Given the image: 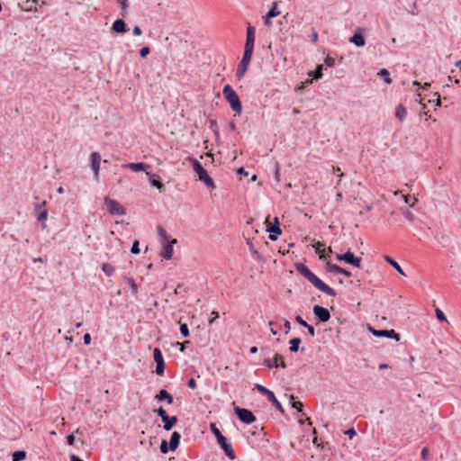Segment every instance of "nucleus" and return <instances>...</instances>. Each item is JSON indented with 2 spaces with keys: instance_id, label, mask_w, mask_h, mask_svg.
Returning a JSON list of instances; mask_svg holds the SVG:
<instances>
[{
  "instance_id": "nucleus-59",
  "label": "nucleus",
  "mask_w": 461,
  "mask_h": 461,
  "mask_svg": "<svg viewBox=\"0 0 461 461\" xmlns=\"http://www.w3.org/2000/svg\"><path fill=\"white\" fill-rule=\"evenodd\" d=\"M91 342V335L89 333H86L84 336V343L86 345H89Z\"/></svg>"
},
{
  "instance_id": "nucleus-28",
  "label": "nucleus",
  "mask_w": 461,
  "mask_h": 461,
  "mask_svg": "<svg viewBox=\"0 0 461 461\" xmlns=\"http://www.w3.org/2000/svg\"><path fill=\"white\" fill-rule=\"evenodd\" d=\"M378 76H380L386 84L390 85L392 83V80L390 78V73L387 69H380V71L378 72Z\"/></svg>"
},
{
  "instance_id": "nucleus-32",
  "label": "nucleus",
  "mask_w": 461,
  "mask_h": 461,
  "mask_svg": "<svg viewBox=\"0 0 461 461\" xmlns=\"http://www.w3.org/2000/svg\"><path fill=\"white\" fill-rule=\"evenodd\" d=\"M25 451H16L13 454V461H22L26 458Z\"/></svg>"
},
{
  "instance_id": "nucleus-4",
  "label": "nucleus",
  "mask_w": 461,
  "mask_h": 461,
  "mask_svg": "<svg viewBox=\"0 0 461 461\" xmlns=\"http://www.w3.org/2000/svg\"><path fill=\"white\" fill-rule=\"evenodd\" d=\"M266 230L269 232V240H276L282 233L279 220L276 216L268 215L265 221Z\"/></svg>"
},
{
  "instance_id": "nucleus-11",
  "label": "nucleus",
  "mask_w": 461,
  "mask_h": 461,
  "mask_svg": "<svg viewBox=\"0 0 461 461\" xmlns=\"http://www.w3.org/2000/svg\"><path fill=\"white\" fill-rule=\"evenodd\" d=\"M46 203H40L35 207V214L39 221L41 222V229H46V220H47V210L45 208Z\"/></svg>"
},
{
  "instance_id": "nucleus-45",
  "label": "nucleus",
  "mask_w": 461,
  "mask_h": 461,
  "mask_svg": "<svg viewBox=\"0 0 461 461\" xmlns=\"http://www.w3.org/2000/svg\"><path fill=\"white\" fill-rule=\"evenodd\" d=\"M324 64L327 67H333L335 65V59L331 57L327 56L324 59Z\"/></svg>"
},
{
  "instance_id": "nucleus-48",
  "label": "nucleus",
  "mask_w": 461,
  "mask_h": 461,
  "mask_svg": "<svg viewBox=\"0 0 461 461\" xmlns=\"http://www.w3.org/2000/svg\"><path fill=\"white\" fill-rule=\"evenodd\" d=\"M150 52V50L149 47H143L142 49H140V55L141 58H146L147 55Z\"/></svg>"
},
{
  "instance_id": "nucleus-47",
  "label": "nucleus",
  "mask_w": 461,
  "mask_h": 461,
  "mask_svg": "<svg viewBox=\"0 0 461 461\" xmlns=\"http://www.w3.org/2000/svg\"><path fill=\"white\" fill-rule=\"evenodd\" d=\"M168 446H167V442L166 440H162L161 444H160V451L161 453L163 454H167V451H168Z\"/></svg>"
},
{
  "instance_id": "nucleus-51",
  "label": "nucleus",
  "mask_w": 461,
  "mask_h": 461,
  "mask_svg": "<svg viewBox=\"0 0 461 461\" xmlns=\"http://www.w3.org/2000/svg\"><path fill=\"white\" fill-rule=\"evenodd\" d=\"M433 96H436L437 98H436V101L432 100V103H435V105L438 106V107L440 106L441 105V102H440V95H439V94L438 92H435L433 94Z\"/></svg>"
},
{
  "instance_id": "nucleus-35",
  "label": "nucleus",
  "mask_w": 461,
  "mask_h": 461,
  "mask_svg": "<svg viewBox=\"0 0 461 461\" xmlns=\"http://www.w3.org/2000/svg\"><path fill=\"white\" fill-rule=\"evenodd\" d=\"M125 280H126L127 284L130 285V287H131V289L132 293H133L134 294H137V292H138V287H137V285L135 284V282H134L133 278H131V277H126V278H125Z\"/></svg>"
},
{
  "instance_id": "nucleus-2",
  "label": "nucleus",
  "mask_w": 461,
  "mask_h": 461,
  "mask_svg": "<svg viewBox=\"0 0 461 461\" xmlns=\"http://www.w3.org/2000/svg\"><path fill=\"white\" fill-rule=\"evenodd\" d=\"M158 233L160 238L161 243H162V249L160 251V256L169 260L173 257V246L176 243V239H170L169 235L167 234V230L163 229L162 227H158Z\"/></svg>"
},
{
  "instance_id": "nucleus-61",
  "label": "nucleus",
  "mask_w": 461,
  "mask_h": 461,
  "mask_svg": "<svg viewBox=\"0 0 461 461\" xmlns=\"http://www.w3.org/2000/svg\"><path fill=\"white\" fill-rule=\"evenodd\" d=\"M212 315H213V316H212V318L209 321V324H212V322H213V321H214L219 317L218 312H215V311H212Z\"/></svg>"
},
{
  "instance_id": "nucleus-33",
  "label": "nucleus",
  "mask_w": 461,
  "mask_h": 461,
  "mask_svg": "<svg viewBox=\"0 0 461 461\" xmlns=\"http://www.w3.org/2000/svg\"><path fill=\"white\" fill-rule=\"evenodd\" d=\"M322 69L323 65H319L313 72L310 73V75H312L314 79H319L322 77Z\"/></svg>"
},
{
  "instance_id": "nucleus-60",
  "label": "nucleus",
  "mask_w": 461,
  "mask_h": 461,
  "mask_svg": "<svg viewBox=\"0 0 461 461\" xmlns=\"http://www.w3.org/2000/svg\"><path fill=\"white\" fill-rule=\"evenodd\" d=\"M339 275H343V276H347V277L351 276V273H350L349 271H348V270H346V269L342 268V267L340 268Z\"/></svg>"
},
{
  "instance_id": "nucleus-22",
  "label": "nucleus",
  "mask_w": 461,
  "mask_h": 461,
  "mask_svg": "<svg viewBox=\"0 0 461 461\" xmlns=\"http://www.w3.org/2000/svg\"><path fill=\"white\" fill-rule=\"evenodd\" d=\"M407 111L402 104H399L395 108V117L400 121L403 122L406 119Z\"/></svg>"
},
{
  "instance_id": "nucleus-53",
  "label": "nucleus",
  "mask_w": 461,
  "mask_h": 461,
  "mask_svg": "<svg viewBox=\"0 0 461 461\" xmlns=\"http://www.w3.org/2000/svg\"><path fill=\"white\" fill-rule=\"evenodd\" d=\"M305 328L308 330V332L309 334L312 336V337H314L315 336V330L313 328V326L310 325L307 323V325L305 326Z\"/></svg>"
},
{
  "instance_id": "nucleus-13",
  "label": "nucleus",
  "mask_w": 461,
  "mask_h": 461,
  "mask_svg": "<svg viewBox=\"0 0 461 461\" xmlns=\"http://www.w3.org/2000/svg\"><path fill=\"white\" fill-rule=\"evenodd\" d=\"M313 313L322 322H326L330 319L329 310L320 305H315L313 307Z\"/></svg>"
},
{
  "instance_id": "nucleus-20",
  "label": "nucleus",
  "mask_w": 461,
  "mask_h": 461,
  "mask_svg": "<svg viewBox=\"0 0 461 461\" xmlns=\"http://www.w3.org/2000/svg\"><path fill=\"white\" fill-rule=\"evenodd\" d=\"M164 422L163 429L167 431L170 430L177 422V417L176 416H168L166 417L164 420H162Z\"/></svg>"
},
{
  "instance_id": "nucleus-18",
  "label": "nucleus",
  "mask_w": 461,
  "mask_h": 461,
  "mask_svg": "<svg viewBox=\"0 0 461 461\" xmlns=\"http://www.w3.org/2000/svg\"><path fill=\"white\" fill-rule=\"evenodd\" d=\"M357 204L359 205V208L357 209L358 213L360 216H362L364 218H368L369 212H371L375 209L373 204H369V203H357Z\"/></svg>"
},
{
  "instance_id": "nucleus-21",
  "label": "nucleus",
  "mask_w": 461,
  "mask_h": 461,
  "mask_svg": "<svg viewBox=\"0 0 461 461\" xmlns=\"http://www.w3.org/2000/svg\"><path fill=\"white\" fill-rule=\"evenodd\" d=\"M180 438H181V435L178 432L174 431L172 433L170 441H169V448L172 451H175L178 447Z\"/></svg>"
},
{
  "instance_id": "nucleus-41",
  "label": "nucleus",
  "mask_w": 461,
  "mask_h": 461,
  "mask_svg": "<svg viewBox=\"0 0 461 461\" xmlns=\"http://www.w3.org/2000/svg\"><path fill=\"white\" fill-rule=\"evenodd\" d=\"M150 183L153 186H156L158 189H160L163 186V185L160 183V181L158 178H155L154 175L150 178Z\"/></svg>"
},
{
  "instance_id": "nucleus-30",
  "label": "nucleus",
  "mask_w": 461,
  "mask_h": 461,
  "mask_svg": "<svg viewBox=\"0 0 461 461\" xmlns=\"http://www.w3.org/2000/svg\"><path fill=\"white\" fill-rule=\"evenodd\" d=\"M102 270L104 272L105 275H107L108 276H111L113 275L115 269L114 267L109 264V263H104L103 264L102 266Z\"/></svg>"
},
{
  "instance_id": "nucleus-50",
  "label": "nucleus",
  "mask_w": 461,
  "mask_h": 461,
  "mask_svg": "<svg viewBox=\"0 0 461 461\" xmlns=\"http://www.w3.org/2000/svg\"><path fill=\"white\" fill-rule=\"evenodd\" d=\"M433 96H436L437 98H436V101L432 100V103H435V105L438 106V107L440 106L441 105V102H440V95H439V94L438 92H435L433 94Z\"/></svg>"
},
{
  "instance_id": "nucleus-42",
  "label": "nucleus",
  "mask_w": 461,
  "mask_h": 461,
  "mask_svg": "<svg viewBox=\"0 0 461 461\" xmlns=\"http://www.w3.org/2000/svg\"><path fill=\"white\" fill-rule=\"evenodd\" d=\"M436 316H437L438 320H439L440 321H447V318H446L445 314L438 308L436 309Z\"/></svg>"
},
{
  "instance_id": "nucleus-15",
  "label": "nucleus",
  "mask_w": 461,
  "mask_h": 461,
  "mask_svg": "<svg viewBox=\"0 0 461 461\" xmlns=\"http://www.w3.org/2000/svg\"><path fill=\"white\" fill-rule=\"evenodd\" d=\"M372 332L376 337H386L390 339H393L397 341L400 340V335L394 331V330H372Z\"/></svg>"
},
{
  "instance_id": "nucleus-39",
  "label": "nucleus",
  "mask_w": 461,
  "mask_h": 461,
  "mask_svg": "<svg viewBox=\"0 0 461 461\" xmlns=\"http://www.w3.org/2000/svg\"><path fill=\"white\" fill-rule=\"evenodd\" d=\"M291 400L293 401L292 407L296 409L298 411H302L303 403L301 402H295L294 395L290 396Z\"/></svg>"
},
{
  "instance_id": "nucleus-24",
  "label": "nucleus",
  "mask_w": 461,
  "mask_h": 461,
  "mask_svg": "<svg viewBox=\"0 0 461 461\" xmlns=\"http://www.w3.org/2000/svg\"><path fill=\"white\" fill-rule=\"evenodd\" d=\"M384 259L387 263H389L400 275L402 276H405V273L404 271L402 270V268L401 267V266L395 261L393 260V258H391L390 257L388 256H385L384 257Z\"/></svg>"
},
{
  "instance_id": "nucleus-58",
  "label": "nucleus",
  "mask_w": 461,
  "mask_h": 461,
  "mask_svg": "<svg viewBox=\"0 0 461 461\" xmlns=\"http://www.w3.org/2000/svg\"><path fill=\"white\" fill-rule=\"evenodd\" d=\"M67 441L68 445L72 446L75 442V436L73 434H70L67 437Z\"/></svg>"
},
{
  "instance_id": "nucleus-64",
  "label": "nucleus",
  "mask_w": 461,
  "mask_h": 461,
  "mask_svg": "<svg viewBox=\"0 0 461 461\" xmlns=\"http://www.w3.org/2000/svg\"><path fill=\"white\" fill-rule=\"evenodd\" d=\"M350 438H353L356 435V430L354 429H349L346 432Z\"/></svg>"
},
{
  "instance_id": "nucleus-46",
  "label": "nucleus",
  "mask_w": 461,
  "mask_h": 461,
  "mask_svg": "<svg viewBox=\"0 0 461 461\" xmlns=\"http://www.w3.org/2000/svg\"><path fill=\"white\" fill-rule=\"evenodd\" d=\"M131 252L132 254H139L140 253V248H139V241L138 240H135L133 242L131 249Z\"/></svg>"
},
{
  "instance_id": "nucleus-5",
  "label": "nucleus",
  "mask_w": 461,
  "mask_h": 461,
  "mask_svg": "<svg viewBox=\"0 0 461 461\" xmlns=\"http://www.w3.org/2000/svg\"><path fill=\"white\" fill-rule=\"evenodd\" d=\"M194 171L197 174L199 180L203 181L208 187H213V181L209 176L207 171L196 159H192Z\"/></svg>"
},
{
  "instance_id": "nucleus-63",
  "label": "nucleus",
  "mask_w": 461,
  "mask_h": 461,
  "mask_svg": "<svg viewBox=\"0 0 461 461\" xmlns=\"http://www.w3.org/2000/svg\"><path fill=\"white\" fill-rule=\"evenodd\" d=\"M284 327L285 328V333H288L291 330V324L289 321H285Z\"/></svg>"
},
{
  "instance_id": "nucleus-12",
  "label": "nucleus",
  "mask_w": 461,
  "mask_h": 461,
  "mask_svg": "<svg viewBox=\"0 0 461 461\" xmlns=\"http://www.w3.org/2000/svg\"><path fill=\"white\" fill-rule=\"evenodd\" d=\"M218 443L221 445V448L224 450L226 456L231 460L235 459L236 456L231 447V445L228 442L227 438L224 436H221L218 439Z\"/></svg>"
},
{
  "instance_id": "nucleus-19",
  "label": "nucleus",
  "mask_w": 461,
  "mask_h": 461,
  "mask_svg": "<svg viewBox=\"0 0 461 461\" xmlns=\"http://www.w3.org/2000/svg\"><path fill=\"white\" fill-rule=\"evenodd\" d=\"M112 29L117 33H123L126 32V23L122 19H117L113 23Z\"/></svg>"
},
{
  "instance_id": "nucleus-16",
  "label": "nucleus",
  "mask_w": 461,
  "mask_h": 461,
  "mask_svg": "<svg viewBox=\"0 0 461 461\" xmlns=\"http://www.w3.org/2000/svg\"><path fill=\"white\" fill-rule=\"evenodd\" d=\"M107 211L113 215H123L125 213V208L122 203H108Z\"/></svg>"
},
{
  "instance_id": "nucleus-54",
  "label": "nucleus",
  "mask_w": 461,
  "mask_h": 461,
  "mask_svg": "<svg viewBox=\"0 0 461 461\" xmlns=\"http://www.w3.org/2000/svg\"><path fill=\"white\" fill-rule=\"evenodd\" d=\"M295 321L303 327L307 325V322L301 316H296Z\"/></svg>"
},
{
  "instance_id": "nucleus-8",
  "label": "nucleus",
  "mask_w": 461,
  "mask_h": 461,
  "mask_svg": "<svg viewBox=\"0 0 461 461\" xmlns=\"http://www.w3.org/2000/svg\"><path fill=\"white\" fill-rule=\"evenodd\" d=\"M337 259L339 261H345L348 264L353 265L354 267L360 268L361 267V258L355 257V255L351 251H347L344 254H337Z\"/></svg>"
},
{
  "instance_id": "nucleus-43",
  "label": "nucleus",
  "mask_w": 461,
  "mask_h": 461,
  "mask_svg": "<svg viewBox=\"0 0 461 461\" xmlns=\"http://www.w3.org/2000/svg\"><path fill=\"white\" fill-rule=\"evenodd\" d=\"M180 332H181V334L184 337H188L189 336V330H188V327H187V325L185 323L181 324V326H180Z\"/></svg>"
},
{
  "instance_id": "nucleus-29",
  "label": "nucleus",
  "mask_w": 461,
  "mask_h": 461,
  "mask_svg": "<svg viewBox=\"0 0 461 461\" xmlns=\"http://www.w3.org/2000/svg\"><path fill=\"white\" fill-rule=\"evenodd\" d=\"M279 14H280V11L277 8V4L276 3H273L272 7L270 8V10L267 14V18H274V17H276Z\"/></svg>"
},
{
  "instance_id": "nucleus-55",
  "label": "nucleus",
  "mask_w": 461,
  "mask_h": 461,
  "mask_svg": "<svg viewBox=\"0 0 461 461\" xmlns=\"http://www.w3.org/2000/svg\"><path fill=\"white\" fill-rule=\"evenodd\" d=\"M275 178L276 180V182H279L280 181V171H279V167L278 165L276 166V169H275Z\"/></svg>"
},
{
  "instance_id": "nucleus-17",
  "label": "nucleus",
  "mask_w": 461,
  "mask_h": 461,
  "mask_svg": "<svg viewBox=\"0 0 461 461\" xmlns=\"http://www.w3.org/2000/svg\"><path fill=\"white\" fill-rule=\"evenodd\" d=\"M349 41L355 44L357 47H362L365 45V39L362 35V29L358 28L354 35L349 39Z\"/></svg>"
},
{
  "instance_id": "nucleus-36",
  "label": "nucleus",
  "mask_w": 461,
  "mask_h": 461,
  "mask_svg": "<svg viewBox=\"0 0 461 461\" xmlns=\"http://www.w3.org/2000/svg\"><path fill=\"white\" fill-rule=\"evenodd\" d=\"M255 389H257L259 393L268 396L270 394V393H272V391H270L269 389H267V387L259 384H255Z\"/></svg>"
},
{
  "instance_id": "nucleus-10",
  "label": "nucleus",
  "mask_w": 461,
  "mask_h": 461,
  "mask_svg": "<svg viewBox=\"0 0 461 461\" xmlns=\"http://www.w3.org/2000/svg\"><path fill=\"white\" fill-rule=\"evenodd\" d=\"M264 365L267 366L268 368H273V367L285 368L286 367L285 362L284 360V357L280 354H276L274 356L273 359H265Z\"/></svg>"
},
{
  "instance_id": "nucleus-6",
  "label": "nucleus",
  "mask_w": 461,
  "mask_h": 461,
  "mask_svg": "<svg viewBox=\"0 0 461 461\" xmlns=\"http://www.w3.org/2000/svg\"><path fill=\"white\" fill-rule=\"evenodd\" d=\"M255 33H256L255 27L249 24L247 27V32H246V43H245V47H244V53H249L251 55L253 54L254 43H255Z\"/></svg>"
},
{
  "instance_id": "nucleus-49",
  "label": "nucleus",
  "mask_w": 461,
  "mask_h": 461,
  "mask_svg": "<svg viewBox=\"0 0 461 461\" xmlns=\"http://www.w3.org/2000/svg\"><path fill=\"white\" fill-rule=\"evenodd\" d=\"M318 39H319L318 32L314 29H312V35H311L312 41L313 43H317L318 42Z\"/></svg>"
},
{
  "instance_id": "nucleus-14",
  "label": "nucleus",
  "mask_w": 461,
  "mask_h": 461,
  "mask_svg": "<svg viewBox=\"0 0 461 461\" xmlns=\"http://www.w3.org/2000/svg\"><path fill=\"white\" fill-rule=\"evenodd\" d=\"M101 163V155L98 152H93L91 154V167L94 171L95 179L98 178Z\"/></svg>"
},
{
  "instance_id": "nucleus-37",
  "label": "nucleus",
  "mask_w": 461,
  "mask_h": 461,
  "mask_svg": "<svg viewBox=\"0 0 461 461\" xmlns=\"http://www.w3.org/2000/svg\"><path fill=\"white\" fill-rule=\"evenodd\" d=\"M324 244L320 241L317 242L316 245H314L316 252L319 254L321 259L325 258L324 249L321 250V248H322Z\"/></svg>"
},
{
  "instance_id": "nucleus-38",
  "label": "nucleus",
  "mask_w": 461,
  "mask_h": 461,
  "mask_svg": "<svg viewBox=\"0 0 461 461\" xmlns=\"http://www.w3.org/2000/svg\"><path fill=\"white\" fill-rule=\"evenodd\" d=\"M156 364H157L156 374L158 375H162L165 371V362H159V363H156Z\"/></svg>"
},
{
  "instance_id": "nucleus-3",
  "label": "nucleus",
  "mask_w": 461,
  "mask_h": 461,
  "mask_svg": "<svg viewBox=\"0 0 461 461\" xmlns=\"http://www.w3.org/2000/svg\"><path fill=\"white\" fill-rule=\"evenodd\" d=\"M222 94L224 95V98L229 102L232 111L240 114L242 111V105L239 95L232 89V87L230 85L224 86L222 89Z\"/></svg>"
},
{
  "instance_id": "nucleus-9",
  "label": "nucleus",
  "mask_w": 461,
  "mask_h": 461,
  "mask_svg": "<svg viewBox=\"0 0 461 461\" xmlns=\"http://www.w3.org/2000/svg\"><path fill=\"white\" fill-rule=\"evenodd\" d=\"M251 57L252 55L249 53H243L242 59L236 70L237 77L241 78L244 76L251 60Z\"/></svg>"
},
{
  "instance_id": "nucleus-62",
  "label": "nucleus",
  "mask_w": 461,
  "mask_h": 461,
  "mask_svg": "<svg viewBox=\"0 0 461 461\" xmlns=\"http://www.w3.org/2000/svg\"><path fill=\"white\" fill-rule=\"evenodd\" d=\"M271 19H272V18H267V15L266 14V15L263 17V20H264V23H265V25H267V26H270V25H271Z\"/></svg>"
},
{
  "instance_id": "nucleus-25",
  "label": "nucleus",
  "mask_w": 461,
  "mask_h": 461,
  "mask_svg": "<svg viewBox=\"0 0 461 461\" xmlns=\"http://www.w3.org/2000/svg\"><path fill=\"white\" fill-rule=\"evenodd\" d=\"M267 400L272 402L275 407L280 411L281 413H284L285 411H284V408L282 406V404L279 402V401L276 399V397L275 396L274 393H270V394L267 396Z\"/></svg>"
},
{
  "instance_id": "nucleus-56",
  "label": "nucleus",
  "mask_w": 461,
  "mask_h": 461,
  "mask_svg": "<svg viewBox=\"0 0 461 461\" xmlns=\"http://www.w3.org/2000/svg\"><path fill=\"white\" fill-rule=\"evenodd\" d=\"M132 32L135 36H140L142 33L141 29L139 26H135L132 30Z\"/></svg>"
},
{
  "instance_id": "nucleus-31",
  "label": "nucleus",
  "mask_w": 461,
  "mask_h": 461,
  "mask_svg": "<svg viewBox=\"0 0 461 461\" xmlns=\"http://www.w3.org/2000/svg\"><path fill=\"white\" fill-rule=\"evenodd\" d=\"M340 268H341L340 267H339L335 264H331L330 262H327V264H326V269L328 272H330V273L339 274Z\"/></svg>"
},
{
  "instance_id": "nucleus-23",
  "label": "nucleus",
  "mask_w": 461,
  "mask_h": 461,
  "mask_svg": "<svg viewBox=\"0 0 461 461\" xmlns=\"http://www.w3.org/2000/svg\"><path fill=\"white\" fill-rule=\"evenodd\" d=\"M156 399L158 401L166 400L168 404L173 403V396L164 389L159 391L156 395Z\"/></svg>"
},
{
  "instance_id": "nucleus-34",
  "label": "nucleus",
  "mask_w": 461,
  "mask_h": 461,
  "mask_svg": "<svg viewBox=\"0 0 461 461\" xmlns=\"http://www.w3.org/2000/svg\"><path fill=\"white\" fill-rule=\"evenodd\" d=\"M153 357L156 363L164 362L162 353L158 348H155L153 351Z\"/></svg>"
},
{
  "instance_id": "nucleus-7",
  "label": "nucleus",
  "mask_w": 461,
  "mask_h": 461,
  "mask_svg": "<svg viewBox=\"0 0 461 461\" xmlns=\"http://www.w3.org/2000/svg\"><path fill=\"white\" fill-rule=\"evenodd\" d=\"M234 411L237 414L240 420L245 424H250L256 420L255 415L247 409L236 406L234 407Z\"/></svg>"
},
{
  "instance_id": "nucleus-44",
  "label": "nucleus",
  "mask_w": 461,
  "mask_h": 461,
  "mask_svg": "<svg viewBox=\"0 0 461 461\" xmlns=\"http://www.w3.org/2000/svg\"><path fill=\"white\" fill-rule=\"evenodd\" d=\"M211 429L217 439L221 438V436H223L219 430V429L216 428L215 424H211Z\"/></svg>"
},
{
  "instance_id": "nucleus-40",
  "label": "nucleus",
  "mask_w": 461,
  "mask_h": 461,
  "mask_svg": "<svg viewBox=\"0 0 461 461\" xmlns=\"http://www.w3.org/2000/svg\"><path fill=\"white\" fill-rule=\"evenodd\" d=\"M154 412L157 413L161 418V420H164L166 417H167L166 411L162 407L154 410Z\"/></svg>"
},
{
  "instance_id": "nucleus-57",
  "label": "nucleus",
  "mask_w": 461,
  "mask_h": 461,
  "mask_svg": "<svg viewBox=\"0 0 461 461\" xmlns=\"http://www.w3.org/2000/svg\"><path fill=\"white\" fill-rule=\"evenodd\" d=\"M187 385L189 388L191 389H194L196 387V382L194 379H190L188 382H187Z\"/></svg>"
},
{
  "instance_id": "nucleus-52",
  "label": "nucleus",
  "mask_w": 461,
  "mask_h": 461,
  "mask_svg": "<svg viewBox=\"0 0 461 461\" xmlns=\"http://www.w3.org/2000/svg\"><path fill=\"white\" fill-rule=\"evenodd\" d=\"M402 213L404 214V216L408 220H410V221L413 220V216H412L411 212L408 209H406V210L402 209Z\"/></svg>"
},
{
  "instance_id": "nucleus-1",
  "label": "nucleus",
  "mask_w": 461,
  "mask_h": 461,
  "mask_svg": "<svg viewBox=\"0 0 461 461\" xmlns=\"http://www.w3.org/2000/svg\"><path fill=\"white\" fill-rule=\"evenodd\" d=\"M296 270L305 277L314 287L325 293L328 295L335 296L336 293L333 288L323 283L317 276H315L307 266L304 264H298Z\"/></svg>"
},
{
  "instance_id": "nucleus-26",
  "label": "nucleus",
  "mask_w": 461,
  "mask_h": 461,
  "mask_svg": "<svg viewBox=\"0 0 461 461\" xmlns=\"http://www.w3.org/2000/svg\"><path fill=\"white\" fill-rule=\"evenodd\" d=\"M127 167L132 169L135 172L144 171L147 168V165L142 162L129 163L126 165Z\"/></svg>"
},
{
  "instance_id": "nucleus-27",
  "label": "nucleus",
  "mask_w": 461,
  "mask_h": 461,
  "mask_svg": "<svg viewBox=\"0 0 461 461\" xmlns=\"http://www.w3.org/2000/svg\"><path fill=\"white\" fill-rule=\"evenodd\" d=\"M302 340L300 338H294L289 341L290 344V351L291 352H297L299 350V346L301 344Z\"/></svg>"
}]
</instances>
